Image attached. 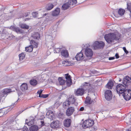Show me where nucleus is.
Segmentation results:
<instances>
[{"label":"nucleus","mask_w":131,"mask_h":131,"mask_svg":"<svg viewBox=\"0 0 131 131\" xmlns=\"http://www.w3.org/2000/svg\"><path fill=\"white\" fill-rule=\"evenodd\" d=\"M121 38V35L119 34H115L114 33H111L106 34L104 36L105 39L108 43H110L114 41L119 40Z\"/></svg>","instance_id":"f257e3e1"},{"label":"nucleus","mask_w":131,"mask_h":131,"mask_svg":"<svg viewBox=\"0 0 131 131\" xmlns=\"http://www.w3.org/2000/svg\"><path fill=\"white\" fill-rule=\"evenodd\" d=\"M77 2V0H69L67 3L63 5L62 6V9L63 10H66L71 5L72 6L76 4Z\"/></svg>","instance_id":"f03ea898"},{"label":"nucleus","mask_w":131,"mask_h":131,"mask_svg":"<svg viewBox=\"0 0 131 131\" xmlns=\"http://www.w3.org/2000/svg\"><path fill=\"white\" fill-rule=\"evenodd\" d=\"M94 122L92 119H89L86 120L83 122L82 127L83 128H86L89 127L96 128V127H92V126L94 124Z\"/></svg>","instance_id":"7ed1b4c3"},{"label":"nucleus","mask_w":131,"mask_h":131,"mask_svg":"<svg viewBox=\"0 0 131 131\" xmlns=\"http://www.w3.org/2000/svg\"><path fill=\"white\" fill-rule=\"evenodd\" d=\"M55 51L56 53L60 52L61 55L64 58H67L69 56L68 52L66 49H64L62 48H58L56 49Z\"/></svg>","instance_id":"20e7f679"},{"label":"nucleus","mask_w":131,"mask_h":131,"mask_svg":"<svg viewBox=\"0 0 131 131\" xmlns=\"http://www.w3.org/2000/svg\"><path fill=\"white\" fill-rule=\"evenodd\" d=\"M126 87L122 84H118L116 88L117 93L119 94H123L127 89H126Z\"/></svg>","instance_id":"39448f33"},{"label":"nucleus","mask_w":131,"mask_h":131,"mask_svg":"<svg viewBox=\"0 0 131 131\" xmlns=\"http://www.w3.org/2000/svg\"><path fill=\"white\" fill-rule=\"evenodd\" d=\"M75 101V98L73 96H71L68 98L67 101H66L63 103V107L66 108V106H68L70 105L74 104Z\"/></svg>","instance_id":"423d86ee"},{"label":"nucleus","mask_w":131,"mask_h":131,"mask_svg":"<svg viewBox=\"0 0 131 131\" xmlns=\"http://www.w3.org/2000/svg\"><path fill=\"white\" fill-rule=\"evenodd\" d=\"M105 46L104 43L101 41L100 42L98 41H96L94 42L92 45L94 49L103 48Z\"/></svg>","instance_id":"0eeeda50"},{"label":"nucleus","mask_w":131,"mask_h":131,"mask_svg":"<svg viewBox=\"0 0 131 131\" xmlns=\"http://www.w3.org/2000/svg\"><path fill=\"white\" fill-rule=\"evenodd\" d=\"M122 95L126 100H129L131 98V90L127 89L123 94Z\"/></svg>","instance_id":"6e6552de"},{"label":"nucleus","mask_w":131,"mask_h":131,"mask_svg":"<svg viewBox=\"0 0 131 131\" xmlns=\"http://www.w3.org/2000/svg\"><path fill=\"white\" fill-rule=\"evenodd\" d=\"M12 92V91H11V89H4L0 95V102L1 101L2 97H6L8 94Z\"/></svg>","instance_id":"1a4fd4ad"},{"label":"nucleus","mask_w":131,"mask_h":131,"mask_svg":"<svg viewBox=\"0 0 131 131\" xmlns=\"http://www.w3.org/2000/svg\"><path fill=\"white\" fill-rule=\"evenodd\" d=\"M105 99L107 101L111 100L112 96L111 91L110 90H107L105 92Z\"/></svg>","instance_id":"9d476101"},{"label":"nucleus","mask_w":131,"mask_h":131,"mask_svg":"<svg viewBox=\"0 0 131 131\" xmlns=\"http://www.w3.org/2000/svg\"><path fill=\"white\" fill-rule=\"evenodd\" d=\"M130 80V78L129 76H126L123 79L122 83L127 88L131 83Z\"/></svg>","instance_id":"9b49d317"},{"label":"nucleus","mask_w":131,"mask_h":131,"mask_svg":"<svg viewBox=\"0 0 131 131\" xmlns=\"http://www.w3.org/2000/svg\"><path fill=\"white\" fill-rule=\"evenodd\" d=\"M61 124L58 121H55L50 124L51 127L53 128H59L60 127Z\"/></svg>","instance_id":"f8f14e48"},{"label":"nucleus","mask_w":131,"mask_h":131,"mask_svg":"<svg viewBox=\"0 0 131 131\" xmlns=\"http://www.w3.org/2000/svg\"><path fill=\"white\" fill-rule=\"evenodd\" d=\"M85 53L87 57L91 58L93 55V52L91 49L89 48H87L85 49Z\"/></svg>","instance_id":"ddd939ff"},{"label":"nucleus","mask_w":131,"mask_h":131,"mask_svg":"<svg viewBox=\"0 0 131 131\" xmlns=\"http://www.w3.org/2000/svg\"><path fill=\"white\" fill-rule=\"evenodd\" d=\"M49 15L48 13H45V14H43L42 17H44L45 16H46L45 21H47V22L54 20V17L53 16H49Z\"/></svg>","instance_id":"4468645a"},{"label":"nucleus","mask_w":131,"mask_h":131,"mask_svg":"<svg viewBox=\"0 0 131 131\" xmlns=\"http://www.w3.org/2000/svg\"><path fill=\"white\" fill-rule=\"evenodd\" d=\"M75 111L74 108L73 107H70L67 110L66 112V115L70 116L72 115Z\"/></svg>","instance_id":"2eb2a0df"},{"label":"nucleus","mask_w":131,"mask_h":131,"mask_svg":"<svg viewBox=\"0 0 131 131\" xmlns=\"http://www.w3.org/2000/svg\"><path fill=\"white\" fill-rule=\"evenodd\" d=\"M27 119H26V123L28 126H30L34 124L35 122L34 117H30L29 122H27Z\"/></svg>","instance_id":"dca6fc26"},{"label":"nucleus","mask_w":131,"mask_h":131,"mask_svg":"<svg viewBox=\"0 0 131 131\" xmlns=\"http://www.w3.org/2000/svg\"><path fill=\"white\" fill-rule=\"evenodd\" d=\"M65 78L66 79V82L68 85L70 86L72 83L71 80V76L69 75L68 73H67L65 74Z\"/></svg>","instance_id":"f3484780"},{"label":"nucleus","mask_w":131,"mask_h":131,"mask_svg":"<svg viewBox=\"0 0 131 131\" xmlns=\"http://www.w3.org/2000/svg\"><path fill=\"white\" fill-rule=\"evenodd\" d=\"M75 57L77 60L80 61L84 59V56L82 52L81 51L80 52L77 53Z\"/></svg>","instance_id":"a211bd4d"},{"label":"nucleus","mask_w":131,"mask_h":131,"mask_svg":"<svg viewBox=\"0 0 131 131\" xmlns=\"http://www.w3.org/2000/svg\"><path fill=\"white\" fill-rule=\"evenodd\" d=\"M40 38V35L38 32H33L31 34V35L29 39H38Z\"/></svg>","instance_id":"6ab92c4d"},{"label":"nucleus","mask_w":131,"mask_h":131,"mask_svg":"<svg viewBox=\"0 0 131 131\" xmlns=\"http://www.w3.org/2000/svg\"><path fill=\"white\" fill-rule=\"evenodd\" d=\"M84 90L82 88H79L75 92V94L77 96H82L84 93Z\"/></svg>","instance_id":"aec40b11"},{"label":"nucleus","mask_w":131,"mask_h":131,"mask_svg":"<svg viewBox=\"0 0 131 131\" xmlns=\"http://www.w3.org/2000/svg\"><path fill=\"white\" fill-rule=\"evenodd\" d=\"M10 29L17 33H22V32L21 30L17 27L14 26H11L10 27Z\"/></svg>","instance_id":"412c9836"},{"label":"nucleus","mask_w":131,"mask_h":131,"mask_svg":"<svg viewBox=\"0 0 131 131\" xmlns=\"http://www.w3.org/2000/svg\"><path fill=\"white\" fill-rule=\"evenodd\" d=\"M71 123V121L70 119H66L64 122V125L65 127H68L70 126Z\"/></svg>","instance_id":"4be33fe9"},{"label":"nucleus","mask_w":131,"mask_h":131,"mask_svg":"<svg viewBox=\"0 0 131 131\" xmlns=\"http://www.w3.org/2000/svg\"><path fill=\"white\" fill-rule=\"evenodd\" d=\"M60 11V9L59 8H57L54 10L52 12V15L53 16H57L59 15Z\"/></svg>","instance_id":"5701e85b"},{"label":"nucleus","mask_w":131,"mask_h":131,"mask_svg":"<svg viewBox=\"0 0 131 131\" xmlns=\"http://www.w3.org/2000/svg\"><path fill=\"white\" fill-rule=\"evenodd\" d=\"M90 84L89 83L85 82L83 84L82 88L83 89L84 91H85L89 90L90 88Z\"/></svg>","instance_id":"b1692460"},{"label":"nucleus","mask_w":131,"mask_h":131,"mask_svg":"<svg viewBox=\"0 0 131 131\" xmlns=\"http://www.w3.org/2000/svg\"><path fill=\"white\" fill-rule=\"evenodd\" d=\"M20 88L23 91H26L28 89L27 84L26 83H23L20 86Z\"/></svg>","instance_id":"393cba45"},{"label":"nucleus","mask_w":131,"mask_h":131,"mask_svg":"<svg viewBox=\"0 0 131 131\" xmlns=\"http://www.w3.org/2000/svg\"><path fill=\"white\" fill-rule=\"evenodd\" d=\"M114 84L112 81H110L106 85V87L108 89H111L113 88Z\"/></svg>","instance_id":"a878e982"},{"label":"nucleus","mask_w":131,"mask_h":131,"mask_svg":"<svg viewBox=\"0 0 131 131\" xmlns=\"http://www.w3.org/2000/svg\"><path fill=\"white\" fill-rule=\"evenodd\" d=\"M29 40L30 41V43L31 44L30 45H32L33 47H34L35 48L37 47L38 45L37 43L32 39H29Z\"/></svg>","instance_id":"bb28decb"},{"label":"nucleus","mask_w":131,"mask_h":131,"mask_svg":"<svg viewBox=\"0 0 131 131\" xmlns=\"http://www.w3.org/2000/svg\"><path fill=\"white\" fill-rule=\"evenodd\" d=\"M38 127L36 125H34L31 126L29 128L30 131H37L38 130Z\"/></svg>","instance_id":"cd10ccee"},{"label":"nucleus","mask_w":131,"mask_h":131,"mask_svg":"<svg viewBox=\"0 0 131 131\" xmlns=\"http://www.w3.org/2000/svg\"><path fill=\"white\" fill-rule=\"evenodd\" d=\"M33 49V47L32 45H29L25 48V51L28 52H31L32 51Z\"/></svg>","instance_id":"c85d7f7f"},{"label":"nucleus","mask_w":131,"mask_h":131,"mask_svg":"<svg viewBox=\"0 0 131 131\" xmlns=\"http://www.w3.org/2000/svg\"><path fill=\"white\" fill-rule=\"evenodd\" d=\"M29 82L30 84L33 86H35L38 83L37 81L34 79L30 80Z\"/></svg>","instance_id":"c756f323"},{"label":"nucleus","mask_w":131,"mask_h":131,"mask_svg":"<svg viewBox=\"0 0 131 131\" xmlns=\"http://www.w3.org/2000/svg\"><path fill=\"white\" fill-rule=\"evenodd\" d=\"M20 27L22 28L28 29L29 28V26L24 24H20Z\"/></svg>","instance_id":"7c9ffc66"},{"label":"nucleus","mask_w":131,"mask_h":131,"mask_svg":"<svg viewBox=\"0 0 131 131\" xmlns=\"http://www.w3.org/2000/svg\"><path fill=\"white\" fill-rule=\"evenodd\" d=\"M25 53L24 52H22L19 54V56L20 60L22 61L24 59L25 57Z\"/></svg>","instance_id":"2f4dec72"},{"label":"nucleus","mask_w":131,"mask_h":131,"mask_svg":"<svg viewBox=\"0 0 131 131\" xmlns=\"http://www.w3.org/2000/svg\"><path fill=\"white\" fill-rule=\"evenodd\" d=\"M85 102L86 103L90 104L92 103V101H91V99L90 97H86Z\"/></svg>","instance_id":"473e14b6"},{"label":"nucleus","mask_w":131,"mask_h":131,"mask_svg":"<svg viewBox=\"0 0 131 131\" xmlns=\"http://www.w3.org/2000/svg\"><path fill=\"white\" fill-rule=\"evenodd\" d=\"M54 5L52 4H49L46 7V9L47 10L51 9L54 7Z\"/></svg>","instance_id":"72a5a7b5"},{"label":"nucleus","mask_w":131,"mask_h":131,"mask_svg":"<svg viewBox=\"0 0 131 131\" xmlns=\"http://www.w3.org/2000/svg\"><path fill=\"white\" fill-rule=\"evenodd\" d=\"M58 80L60 84L61 85H63L65 83V80L61 77H59Z\"/></svg>","instance_id":"f704fd0d"},{"label":"nucleus","mask_w":131,"mask_h":131,"mask_svg":"<svg viewBox=\"0 0 131 131\" xmlns=\"http://www.w3.org/2000/svg\"><path fill=\"white\" fill-rule=\"evenodd\" d=\"M125 12V10L120 8L118 10V13L119 15L122 16L124 14Z\"/></svg>","instance_id":"c9c22d12"},{"label":"nucleus","mask_w":131,"mask_h":131,"mask_svg":"<svg viewBox=\"0 0 131 131\" xmlns=\"http://www.w3.org/2000/svg\"><path fill=\"white\" fill-rule=\"evenodd\" d=\"M127 8L130 12V17H131V3L129 4L127 3Z\"/></svg>","instance_id":"e433bc0d"},{"label":"nucleus","mask_w":131,"mask_h":131,"mask_svg":"<svg viewBox=\"0 0 131 131\" xmlns=\"http://www.w3.org/2000/svg\"><path fill=\"white\" fill-rule=\"evenodd\" d=\"M48 96V94H41V95H39V97H42L43 98H46Z\"/></svg>","instance_id":"4c0bfd02"},{"label":"nucleus","mask_w":131,"mask_h":131,"mask_svg":"<svg viewBox=\"0 0 131 131\" xmlns=\"http://www.w3.org/2000/svg\"><path fill=\"white\" fill-rule=\"evenodd\" d=\"M54 114L52 112H52H51L50 114V115H49V116H48V118H49L51 119H53L54 118Z\"/></svg>","instance_id":"58836bf2"},{"label":"nucleus","mask_w":131,"mask_h":131,"mask_svg":"<svg viewBox=\"0 0 131 131\" xmlns=\"http://www.w3.org/2000/svg\"><path fill=\"white\" fill-rule=\"evenodd\" d=\"M32 15L34 17H37L38 15V13L37 12H33L32 13Z\"/></svg>","instance_id":"ea45409f"},{"label":"nucleus","mask_w":131,"mask_h":131,"mask_svg":"<svg viewBox=\"0 0 131 131\" xmlns=\"http://www.w3.org/2000/svg\"><path fill=\"white\" fill-rule=\"evenodd\" d=\"M30 13L29 12H28L24 14L23 15L24 17H26L28 16L30 14Z\"/></svg>","instance_id":"a19ab883"},{"label":"nucleus","mask_w":131,"mask_h":131,"mask_svg":"<svg viewBox=\"0 0 131 131\" xmlns=\"http://www.w3.org/2000/svg\"><path fill=\"white\" fill-rule=\"evenodd\" d=\"M21 131H28V130L26 126H24L23 128V130Z\"/></svg>","instance_id":"79ce46f5"},{"label":"nucleus","mask_w":131,"mask_h":131,"mask_svg":"<svg viewBox=\"0 0 131 131\" xmlns=\"http://www.w3.org/2000/svg\"><path fill=\"white\" fill-rule=\"evenodd\" d=\"M68 61H63L62 62V64H63V66H65V65H66L67 64V63H68Z\"/></svg>","instance_id":"37998d69"},{"label":"nucleus","mask_w":131,"mask_h":131,"mask_svg":"<svg viewBox=\"0 0 131 131\" xmlns=\"http://www.w3.org/2000/svg\"><path fill=\"white\" fill-rule=\"evenodd\" d=\"M123 50H124V52L126 54H127L128 52V51L126 50V49L125 47H123Z\"/></svg>","instance_id":"c03bdc74"},{"label":"nucleus","mask_w":131,"mask_h":131,"mask_svg":"<svg viewBox=\"0 0 131 131\" xmlns=\"http://www.w3.org/2000/svg\"><path fill=\"white\" fill-rule=\"evenodd\" d=\"M68 62L67 63V64L65 65V66H69L71 65V62L70 61H68Z\"/></svg>","instance_id":"a18cd8bd"},{"label":"nucleus","mask_w":131,"mask_h":131,"mask_svg":"<svg viewBox=\"0 0 131 131\" xmlns=\"http://www.w3.org/2000/svg\"><path fill=\"white\" fill-rule=\"evenodd\" d=\"M51 112H52V111H49L48 112H47L46 114V116L47 117L49 116L50 114L51 113Z\"/></svg>","instance_id":"49530a36"},{"label":"nucleus","mask_w":131,"mask_h":131,"mask_svg":"<svg viewBox=\"0 0 131 131\" xmlns=\"http://www.w3.org/2000/svg\"><path fill=\"white\" fill-rule=\"evenodd\" d=\"M43 91L41 90L40 91H37V93L39 94V95H41V93Z\"/></svg>","instance_id":"de8ad7c7"},{"label":"nucleus","mask_w":131,"mask_h":131,"mask_svg":"<svg viewBox=\"0 0 131 131\" xmlns=\"http://www.w3.org/2000/svg\"><path fill=\"white\" fill-rule=\"evenodd\" d=\"M40 122L42 126H43L45 125V123L44 121H43L41 120L40 121Z\"/></svg>","instance_id":"09e8293b"},{"label":"nucleus","mask_w":131,"mask_h":131,"mask_svg":"<svg viewBox=\"0 0 131 131\" xmlns=\"http://www.w3.org/2000/svg\"><path fill=\"white\" fill-rule=\"evenodd\" d=\"M54 34H52V37H54L56 36V32L54 31Z\"/></svg>","instance_id":"8fccbe9b"},{"label":"nucleus","mask_w":131,"mask_h":131,"mask_svg":"<svg viewBox=\"0 0 131 131\" xmlns=\"http://www.w3.org/2000/svg\"><path fill=\"white\" fill-rule=\"evenodd\" d=\"M84 110V108L83 107H81L79 109L80 111H83Z\"/></svg>","instance_id":"3c124183"},{"label":"nucleus","mask_w":131,"mask_h":131,"mask_svg":"<svg viewBox=\"0 0 131 131\" xmlns=\"http://www.w3.org/2000/svg\"><path fill=\"white\" fill-rule=\"evenodd\" d=\"M115 56L116 59L118 58L119 57L118 54L117 53H116L115 54Z\"/></svg>","instance_id":"603ef678"},{"label":"nucleus","mask_w":131,"mask_h":131,"mask_svg":"<svg viewBox=\"0 0 131 131\" xmlns=\"http://www.w3.org/2000/svg\"><path fill=\"white\" fill-rule=\"evenodd\" d=\"M115 59L114 57H109L108 59L109 60H111L114 59Z\"/></svg>","instance_id":"864d4df0"},{"label":"nucleus","mask_w":131,"mask_h":131,"mask_svg":"<svg viewBox=\"0 0 131 131\" xmlns=\"http://www.w3.org/2000/svg\"><path fill=\"white\" fill-rule=\"evenodd\" d=\"M17 93L18 96H19L21 94L20 91H19Z\"/></svg>","instance_id":"5fc2aeb1"},{"label":"nucleus","mask_w":131,"mask_h":131,"mask_svg":"<svg viewBox=\"0 0 131 131\" xmlns=\"http://www.w3.org/2000/svg\"><path fill=\"white\" fill-rule=\"evenodd\" d=\"M29 19V18H26L25 19V21H26L27 20H28Z\"/></svg>","instance_id":"6e6d98bb"},{"label":"nucleus","mask_w":131,"mask_h":131,"mask_svg":"<svg viewBox=\"0 0 131 131\" xmlns=\"http://www.w3.org/2000/svg\"><path fill=\"white\" fill-rule=\"evenodd\" d=\"M2 108H0V113H1V112H2Z\"/></svg>","instance_id":"4d7b16f0"},{"label":"nucleus","mask_w":131,"mask_h":131,"mask_svg":"<svg viewBox=\"0 0 131 131\" xmlns=\"http://www.w3.org/2000/svg\"><path fill=\"white\" fill-rule=\"evenodd\" d=\"M121 81H122L121 79H120L119 80V81L121 82Z\"/></svg>","instance_id":"13d9d810"},{"label":"nucleus","mask_w":131,"mask_h":131,"mask_svg":"<svg viewBox=\"0 0 131 131\" xmlns=\"http://www.w3.org/2000/svg\"><path fill=\"white\" fill-rule=\"evenodd\" d=\"M126 131H131V130H129V129H128L126 130Z\"/></svg>","instance_id":"bf43d9fd"},{"label":"nucleus","mask_w":131,"mask_h":131,"mask_svg":"<svg viewBox=\"0 0 131 131\" xmlns=\"http://www.w3.org/2000/svg\"><path fill=\"white\" fill-rule=\"evenodd\" d=\"M24 110H23L20 113H19V114H20V113H21V112H23Z\"/></svg>","instance_id":"052dcab7"},{"label":"nucleus","mask_w":131,"mask_h":131,"mask_svg":"<svg viewBox=\"0 0 131 131\" xmlns=\"http://www.w3.org/2000/svg\"><path fill=\"white\" fill-rule=\"evenodd\" d=\"M17 101H18V100H17V101L16 102H15V103H14V104H16V102H17Z\"/></svg>","instance_id":"680f3d73"},{"label":"nucleus","mask_w":131,"mask_h":131,"mask_svg":"<svg viewBox=\"0 0 131 131\" xmlns=\"http://www.w3.org/2000/svg\"><path fill=\"white\" fill-rule=\"evenodd\" d=\"M96 129V128H94V130H95V129Z\"/></svg>","instance_id":"e2e57ef3"},{"label":"nucleus","mask_w":131,"mask_h":131,"mask_svg":"<svg viewBox=\"0 0 131 131\" xmlns=\"http://www.w3.org/2000/svg\"><path fill=\"white\" fill-rule=\"evenodd\" d=\"M51 37V36H49V37Z\"/></svg>","instance_id":"0e129e2a"}]
</instances>
